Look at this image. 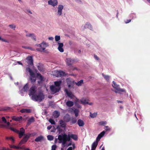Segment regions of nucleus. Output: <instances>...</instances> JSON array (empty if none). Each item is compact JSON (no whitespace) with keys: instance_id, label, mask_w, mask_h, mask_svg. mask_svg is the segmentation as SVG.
<instances>
[{"instance_id":"1","label":"nucleus","mask_w":150,"mask_h":150,"mask_svg":"<svg viewBox=\"0 0 150 150\" xmlns=\"http://www.w3.org/2000/svg\"><path fill=\"white\" fill-rule=\"evenodd\" d=\"M32 99L34 101L41 102L44 98V96L43 93H39L38 95L35 94L34 95L32 96Z\"/></svg>"},{"instance_id":"2","label":"nucleus","mask_w":150,"mask_h":150,"mask_svg":"<svg viewBox=\"0 0 150 150\" xmlns=\"http://www.w3.org/2000/svg\"><path fill=\"white\" fill-rule=\"evenodd\" d=\"M9 129L11 130L18 133L19 138H21L22 137L24 134L25 132V130L23 127L20 128V131L12 127H10Z\"/></svg>"},{"instance_id":"3","label":"nucleus","mask_w":150,"mask_h":150,"mask_svg":"<svg viewBox=\"0 0 150 150\" xmlns=\"http://www.w3.org/2000/svg\"><path fill=\"white\" fill-rule=\"evenodd\" d=\"M48 43H46L44 42H43L42 43L37 45L38 47H40L39 48H36V50L40 52H43L45 49V47L48 46Z\"/></svg>"},{"instance_id":"4","label":"nucleus","mask_w":150,"mask_h":150,"mask_svg":"<svg viewBox=\"0 0 150 150\" xmlns=\"http://www.w3.org/2000/svg\"><path fill=\"white\" fill-rule=\"evenodd\" d=\"M37 88V87L35 85H33L29 90V95L32 96L34 95L36 92Z\"/></svg>"},{"instance_id":"5","label":"nucleus","mask_w":150,"mask_h":150,"mask_svg":"<svg viewBox=\"0 0 150 150\" xmlns=\"http://www.w3.org/2000/svg\"><path fill=\"white\" fill-rule=\"evenodd\" d=\"M30 136V134H26L20 142L19 145H21L22 144L25 143L28 141Z\"/></svg>"},{"instance_id":"6","label":"nucleus","mask_w":150,"mask_h":150,"mask_svg":"<svg viewBox=\"0 0 150 150\" xmlns=\"http://www.w3.org/2000/svg\"><path fill=\"white\" fill-rule=\"evenodd\" d=\"M64 8V6L62 5H58L57 8L58 11L57 15L59 16H61L62 14V11Z\"/></svg>"},{"instance_id":"7","label":"nucleus","mask_w":150,"mask_h":150,"mask_svg":"<svg viewBox=\"0 0 150 150\" xmlns=\"http://www.w3.org/2000/svg\"><path fill=\"white\" fill-rule=\"evenodd\" d=\"M60 89V87H56L53 85H52L50 86V89L54 93H57L59 91Z\"/></svg>"},{"instance_id":"8","label":"nucleus","mask_w":150,"mask_h":150,"mask_svg":"<svg viewBox=\"0 0 150 150\" xmlns=\"http://www.w3.org/2000/svg\"><path fill=\"white\" fill-rule=\"evenodd\" d=\"M66 134H62V135H58V139L59 140V142H61L66 140Z\"/></svg>"},{"instance_id":"9","label":"nucleus","mask_w":150,"mask_h":150,"mask_svg":"<svg viewBox=\"0 0 150 150\" xmlns=\"http://www.w3.org/2000/svg\"><path fill=\"white\" fill-rule=\"evenodd\" d=\"M26 62L27 63L30 65H32L33 63V57L31 56H28L26 58Z\"/></svg>"},{"instance_id":"10","label":"nucleus","mask_w":150,"mask_h":150,"mask_svg":"<svg viewBox=\"0 0 150 150\" xmlns=\"http://www.w3.org/2000/svg\"><path fill=\"white\" fill-rule=\"evenodd\" d=\"M115 89L117 91H115L116 93H120V92H124L125 91V89L120 88L119 86V85H117L116 87L115 86Z\"/></svg>"},{"instance_id":"11","label":"nucleus","mask_w":150,"mask_h":150,"mask_svg":"<svg viewBox=\"0 0 150 150\" xmlns=\"http://www.w3.org/2000/svg\"><path fill=\"white\" fill-rule=\"evenodd\" d=\"M115 89L117 91H115L116 93H120V92H124L125 91V89L120 88L119 86V85H117L116 87L115 86Z\"/></svg>"},{"instance_id":"12","label":"nucleus","mask_w":150,"mask_h":150,"mask_svg":"<svg viewBox=\"0 0 150 150\" xmlns=\"http://www.w3.org/2000/svg\"><path fill=\"white\" fill-rule=\"evenodd\" d=\"M48 3L49 4L53 6H54L57 4L58 2L57 0H50L48 1Z\"/></svg>"},{"instance_id":"13","label":"nucleus","mask_w":150,"mask_h":150,"mask_svg":"<svg viewBox=\"0 0 150 150\" xmlns=\"http://www.w3.org/2000/svg\"><path fill=\"white\" fill-rule=\"evenodd\" d=\"M58 50L61 52H63L64 51V49L63 48V44L62 43L58 42Z\"/></svg>"},{"instance_id":"14","label":"nucleus","mask_w":150,"mask_h":150,"mask_svg":"<svg viewBox=\"0 0 150 150\" xmlns=\"http://www.w3.org/2000/svg\"><path fill=\"white\" fill-rule=\"evenodd\" d=\"M26 70L30 73V74L31 77H32L33 78H35V74L30 68L29 67L27 68H26Z\"/></svg>"},{"instance_id":"15","label":"nucleus","mask_w":150,"mask_h":150,"mask_svg":"<svg viewBox=\"0 0 150 150\" xmlns=\"http://www.w3.org/2000/svg\"><path fill=\"white\" fill-rule=\"evenodd\" d=\"M26 32V34L25 36L27 37H31L32 38V39L34 41L36 40V38L35 35L33 33H28L27 32L25 31Z\"/></svg>"},{"instance_id":"16","label":"nucleus","mask_w":150,"mask_h":150,"mask_svg":"<svg viewBox=\"0 0 150 150\" xmlns=\"http://www.w3.org/2000/svg\"><path fill=\"white\" fill-rule=\"evenodd\" d=\"M105 133V131H103L99 134L96 138V141L98 142L100 140L101 138L104 135Z\"/></svg>"},{"instance_id":"17","label":"nucleus","mask_w":150,"mask_h":150,"mask_svg":"<svg viewBox=\"0 0 150 150\" xmlns=\"http://www.w3.org/2000/svg\"><path fill=\"white\" fill-rule=\"evenodd\" d=\"M12 120H14L16 121H19L20 120L22 119V116L16 117L15 116H13L11 117Z\"/></svg>"},{"instance_id":"18","label":"nucleus","mask_w":150,"mask_h":150,"mask_svg":"<svg viewBox=\"0 0 150 150\" xmlns=\"http://www.w3.org/2000/svg\"><path fill=\"white\" fill-rule=\"evenodd\" d=\"M98 142L96 141L94 142L92 145L91 150H94L95 149L98 144Z\"/></svg>"},{"instance_id":"19","label":"nucleus","mask_w":150,"mask_h":150,"mask_svg":"<svg viewBox=\"0 0 150 150\" xmlns=\"http://www.w3.org/2000/svg\"><path fill=\"white\" fill-rule=\"evenodd\" d=\"M63 120L65 122H69L70 120V117L69 115H65L63 118Z\"/></svg>"},{"instance_id":"20","label":"nucleus","mask_w":150,"mask_h":150,"mask_svg":"<svg viewBox=\"0 0 150 150\" xmlns=\"http://www.w3.org/2000/svg\"><path fill=\"white\" fill-rule=\"evenodd\" d=\"M20 112L22 113H30L31 112L30 109H23L20 110Z\"/></svg>"},{"instance_id":"21","label":"nucleus","mask_w":150,"mask_h":150,"mask_svg":"<svg viewBox=\"0 0 150 150\" xmlns=\"http://www.w3.org/2000/svg\"><path fill=\"white\" fill-rule=\"evenodd\" d=\"M43 137L42 135L37 137L35 139V141L36 142H39L43 139Z\"/></svg>"},{"instance_id":"22","label":"nucleus","mask_w":150,"mask_h":150,"mask_svg":"<svg viewBox=\"0 0 150 150\" xmlns=\"http://www.w3.org/2000/svg\"><path fill=\"white\" fill-rule=\"evenodd\" d=\"M77 123L79 127L83 126L84 124L83 121L81 119H79L78 120Z\"/></svg>"},{"instance_id":"23","label":"nucleus","mask_w":150,"mask_h":150,"mask_svg":"<svg viewBox=\"0 0 150 150\" xmlns=\"http://www.w3.org/2000/svg\"><path fill=\"white\" fill-rule=\"evenodd\" d=\"M65 91L68 96L70 98H72L74 97V95L72 94L71 92H68L67 90H66Z\"/></svg>"},{"instance_id":"24","label":"nucleus","mask_w":150,"mask_h":150,"mask_svg":"<svg viewBox=\"0 0 150 150\" xmlns=\"http://www.w3.org/2000/svg\"><path fill=\"white\" fill-rule=\"evenodd\" d=\"M59 113L57 111H55L53 113V115L54 118H57L59 116Z\"/></svg>"},{"instance_id":"25","label":"nucleus","mask_w":150,"mask_h":150,"mask_svg":"<svg viewBox=\"0 0 150 150\" xmlns=\"http://www.w3.org/2000/svg\"><path fill=\"white\" fill-rule=\"evenodd\" d=\"M66 105L69 107L73 106L74 105V102L71 101H68L66 103Z\"/></svg>"},{"instance_id":"26","label":"nucleus","mask_w":150,"mask_h":150,"mask_svg":"<svg viewBox=\"0 0 150 150\" xmlns=\"http://www.w3.org/2000/svg\"><path fill=\"white\" fill-rule=\"evenodd\" d=\"M66 62L68 65H70L72 64L73 61L70 58H67V59Z\"/></svg>"},{"instance_id":"27","label":"nucleus","mask_w":150,"mask_h":150,"mask_svg":"<svg viewBox=\"0 0 150 150\" xmlns=\"http://www.w3.org/2000/svg\"><path fill=\"white\" fill-rule=\"evenodd\" d=\"M28 89V85L27 83L26 84L23 86L22 89V91L24 92L27 91Z\"/></svg>"},{"instance_id":"28","label":"nucleus","mask_w":150,"mask_h":150,"mask_svg":"<svg viewBox=\"0 0 150 150\" xmlns=\"http://www.w3.org/2000/svg\"><path fill=\"white\" fill-rule=\"evenodd\" d=\"M57 73L58 74V76H64L65 74L64 72L61 71H58Z\"/></svg>"},{"instance_id":"29","label":"nucleus","mask_w":150,"mask_h":150,"mask_svg":"<svg viewBox=\"0 0 150 150\" xmlns=\"http://www.w3.org/2000/svg\"><path fill=\"white\" fill-rule=\"evenodd\" d=\"M83 80H81L77 82H75V83L77 86H79L82 85V84L83 83Z\"/></svg>"},{"instance_id":"30","label":"nucleus","mask_w":150,"mask_h":150,"mask_svg":"<svg viewBox=\"0 0 150 150\" xmlns=\"http://www.w3.org/2000/svg\"><path fill=\"white\" fill-rule=\"evenodd\" d=\"M60 124L61 126L63 128H65L66 127V124L62 120H60L59 121Z\"/></svg>"},{"instance_id":"31","label":"nucleus","mask_w":150,"mask_h":150,"mask_svg":"<svg viewBox=\"0 0 150 150\" xmlns=\"http://www.w3.org/2000/svg\"><path fill=\"white\" fill-rule=\"evenodd\" d=\"M11 109V108L10 107L6 106L3 107L1 108V110L4 111H7Z\"/></svg>"},{"instance_id":"32","label":"nucleus","mask_w":150,"mask_h":150,"mask_svg":"<svg viewBox=\"0 0 150 150\" xmlns=\"http://www.w3.org/2000/svg\"><path fill=\"white\" fill-rule=\"evenodd\" d=\"M70 137L71 138L75 140H77L78 139V137L76 135L74 134H70Z\"/></svg>"},{"instance_id":"33","label":"nucleus","mask_w":150,"mask_h":150,"mask_svg":"<svg viewBox=\"0 0 150 150\" xmlns=\"http://www.w3.org/2000/svg\"><path fill=\"white\" fill-rule=\"evenodd\" d=\"M62 82V81H56L54 82V84L57 87H59V86L61 84Z\"/></svg>"},{"instance_id":"34","label":"nucleus","mask_w":150,"mask_h":150,"mask_svg":"<svg viewBox=\"0 0 150 150\" xmlns=\"http://www.w3.org/2000/svg\"><path fill=\"white\" fill-rule=\"evenodd\" d=\"M85 27L91 30L92 29V27L91 25L88 22L86 23L85 25Z\"/></svg>"},{"instance_id":"35","label":"nucleus","mask_w":150,"mask_h":150,"mask_svg":"<svg viewBox=\"0 0 150 150\" xmlns=\"http://www.w3.org/2000/svg\"><path fill=\"white\" fill-rule=\"evenodd\" d=\"M74 113L75 114V116L76 117H77L78 116L79 110L77 109H75L74 110Z\"/></svg>"},{"instance_id":"36","label":"nucleus","mask_w":150,"mask_h":150,"mask_svg":"<svg viewBox=\"0 0 150 150\" xmlns=\"http://www.w3.org/2000/svg\"><path fill=\"white\" fill-rule=\"evenodd\" d=\"M37 77L38 78V79L41 81H43V76L41 75L40 74L38 73L37 74Z\"/></svg>"},{"instance_id":"37","label":"nucleus","mask_w":150,"mask_h":150,"mask_svg":"<svg viewBox=\"0 0 150 150\" xmlns=\"http://www.w3.org/2000/svg\"><path fill=\"white\" fill-rule=\"evenodd\" d=\"M6 140H11L13 142H14V139L12 137H6Z\"/></svg>"},{"instance_id":"38","label":"nucleus","mask_w":150,"mask_h":150,"mask_svg":"<svg viewBox=\"0 0 150 150\" xmlns=\"http://www.w3.org/2000/svg\"><path fill=\"white\" fill-rule=\"evenodd\" d=\"M9 146L11 148L19 149H21V147L18 146H16L13 145H10Z\"/></svg>"},{"instance_id":"39","label":"nucleus","mask_w":150,"mask_h":150,"mask_svg":"<svg viewBox=\"0 0 150 150\" xmlns=\"http://www.w3.org/2000/svg\"><path fill=\"white\" fill-rule=\"evenodd\" d=\"M102 75L104 78L107 81H108L109 80V76L108 75H105L103 74H102Z\"/></svg>"},{"instance_id":"40","label":"nucleus","mask_w":150,"mask_h":150,"mask_svg":"<svg viewBox=\"0 0 150 150\" xmlns=\"http://www.w3.org/2000/svg\"><path fill=\"white\" fill-rule=\"evenodd\" d=\"M83 104H88V102L85 99H82L80 101Z\"/></svg>"},{"instance_id":"41","label":"nucleus","mask_w":150,"mask_h":150,"mask_svg":"<svg viewBox=\"0 0 150 150\" xmlns=\"http://www.w3.org/2000/svg\"><path fill=\"white\" fill-rule=\"evenodd\" d=\"M97 115L96 113H94L92 114L91 112H90V116L91 118H93L95 117Z\"/></svg>"},{"instance_id":"42","label":"nucleus","mask_w":150,"mask_h":150,"mask_svg":"<svg viewBox=\"0 0 150 150\" xmlns=\"http://www.w3.org/2000/svg\"><path fill=\"white\" fill-rule=\"evenodd\" d=\"M48 139L50 141H52L53 139L54 138L53 136L50 135H49L47 136Z\"/></svg>"},{"instance_id":"43","label":"nucleus","mask_w":150,"mask_h":150,"mask_svg":"<svg viewBox=\"0 0 150 150\" xmlns=\"http://www.w3.org/2000/svg\"><path fill=\"white\" fill-rule=\"evenodd\" d=\"M28 121L31 123L35 121V119L33 117H32L29 118Z\"/></svg>"},{"instance_id":"44","label":"nucleus","mask_w":150,"mask_h":150,"mask_svg":"<svg viewBox=\"0 0 150 150\" xmlns=\"http://www.w3.org/2000/svg\"><path fill=\"white\" fill-rule=\"evenodd\" d=\"M71 137H70V134H68V136L66 134V140L67 141H70L71 139L70 138Z\"/></svg>"},{"instance_id":"45","label":"nucleus","mask_w":150,"mask_h":150,"mask_svg":"<svg viewBox=\"0 0 150 150\" xmlns=\"http://www.w3.org/2000/svg\"><path fill=\"white\" fill-rule=\"evenodd\" d=\"M30 79L31 82H34L36 81L35 77V78H33L32 77H31L30 76Z\"/></svg>"},{"instance_id":"46","label":"nucleus","mask_w":150,"mask_h":150,"mask_svg":"<svg viewBox=\"0 0 150 150\" xmlns=\"http://www.w3.org/2000/svg\"><path fill=\"white\" fill-rule=\"evenodd\" d=\"M0 150H11V149L8 148L1 147H0Z\"/></svg>"},{"instance_id":"47","label":"nucleus","mask_w":150,"mask_h":150,"mask_svg":"<svg viewBox=\"0 0 150 150\" xmlns=\"http://www.w3.org/2000/svg\"><path fill=\"white\" fill-rule=\"evenodd\" d=\"M107 122L106 121H101L99 122L98 124L100 125H106Z\"/></svg>"},{"instance_id":"48","label":"nucleus","mask_w":150,"mask_h":150,"mask_svg":"<svg viewBox=\"0 0 150 150\" xmlns=\"http://www.w3.org/2000/svg\"><path fill=\"white\" fill-rule=\"evenodd\" d=\"M8 26L11 28V29H13L14 30H15L16 26L14 24L9 25Z\"/></svg>"},{"instance_id":"49","label":"nucleus","mask_w":150,"mask_h":150,"mask_svg":"<svg viewBox=\"0 0 150 150\" xmlns=\"http://www.w3.org/2000/svg\"><path fill=\"white\" fill-rule=\"evenodd\" d=\"M55 38L56 41H58L60 39V37L59 36L56 35Z\"/></svg>"},{"instance_id":"50","label":"nucleus","mask_w":150,"mask_h":150,"mask_svg":"<svg viewBox=\"0 0 150 150\" xmlns=\"http://www.w3.org/2000/svg\"><path fill=\"white\" fill-rule=\"evenodd\" d=\"M49 122L52 124H55V122L54 120L52 119H50L49 120Z\"/></svg>"},{"instance_id":"51","label":"nucleus","mask_w":150,"mask_h":150,"mask_svg":"<svg viewBox=\"0 0 150 150\" xmlns=\"http://www.w3.org/2000/svg\"><path fill=\"white\" fill-rule=\"evenodd\" d=\"M77 122V120L76 118H73L71 120V122L72 123L74 124L76 123Z\"/></svg>"},{"instance_id":"52","label":"nucleus","mask_w":150,"mask_h":150,"mask_svg":"<svg viewBox=\"0 0 150 150\" xmlns=\"http://www.w3.org/2000/svg\"><path fill=\"white\" fill-rule=\"evenodd\" d=\"M2 120L3 122H4V123H7V121L6 120L5 118L4 117H3L2 118Z\"/></svg>"},{"instance_id":"53","label":"nucleus","mask_w":150,"mask_h":150,"mask_svg":"<svg viewBox=\"0 0 150 150\" xmlns=\"http://www.w3.org/2000/svg\"><path fill=\"white\" fill-rule=\"evenodd\" d=\"M57 147L56 145H53L52 146L51 150H55Z\"/></svg>"},{"instance_id":"54","label":"nucleus","mask_w":150,"mask_h":150,"mask_svg":"<svg viewBox=\"0 0 150 150\" xmlns=\"http://www.w3.org/2000/svg\"><path fill=\"white\" fill-rule=\"evenodd\" d=\"M66 140H64V141H62L61 142H59V143H62V145H66L67 142Z\"/></svg>"},{"instance_id":"55","label":"nucleus","mask_w":150,"mask_h":150,"mask_svg":"<svg viewBox=\"0 0 150 150\" xmlns=\"http://www.w3.org/2000/svg\"><path fill=\"white\" fill-rule=\"evenodd\" d=\"M113 84L112 85L113 87L115 88V86L116 87L117 85V84L114 81H113Z\"/></svg>"},{"instance_id":"56","label":"nucleus","mask_w":150,"mask_h":150,"mask_svg":"<svg viewBox=\"0 0 150 150\" xmlns=\"http://www.w3.org/2000/svg\"><path fill=\"white\" fill-rule=\"evenodd\" d=\"M104 129L107 131H109L110 130V128L107 126H105Z\"/></svg>"},{"instance_id":"57","label":"nucleus","mask_w":150,"mask_h":150,"mask_svg":"<svg viewBox=\"0 0 150 150\" xmlns=\"http://www.w3.org/2000/svg\"><path fill=\"white\" fill-rule=\"evenodd\" d=\"M131 19L127 20L126 21H125V23H128L131 22Z\"/></svg>"},{"instance_id":"58","label":"nucleus","mask_w":150,"mask_h":150,"mask_svg":"<svg viewBox=\"0 0 150 150\" xmlns=\"http://www.w3.org/2000/svg\"><path fill=\"white\" fill-rule=\"evenodd\" d=\"M52 126L51 125L48 126L47 127V128L48 130H50L52 128Z\"/></svg>"},{"instance_id":"59","label":"nucleus","mask_w":150,"mask_h":150,"mask_svg":"<svg viewBox=\"0 0 150 150\" xmlns=\"http://www.w3.org/2000/svg\"><path fill=\"white\" fill-rule=\"evenodd\" d=\"M94 58L97 60H98L99 59V58L98 57V56L96 55H94Z\"/></svg>"},{"instance_id":"60","label":"nucleus","mask_w":150,"mask_h":150,"mask_svg":"<svg viewBox=\"0 0 150 150\" xmlns=\"http://www.w3.org/2000/svg\"><path fill=\"white\" fill-rule=\"evenodd\" d=\"M67 146V145H62V148H61V149L62 150H63V148H64L65 146Z\"/></svg>"},{"instance_id":"61","label":"nucleus","mask_w":150,"mask_h":150,"mask_svg":"<svg viewBox=\"0 0 150 150\" xmlns=\"http://www.w3.org/2000/svg\"><path fill=\"white\" fill-rule=\"evenodd\" d=\"M117 103H123V102L122 101H121V100H117Z\"/></svg>"},{"instance_id":"62","label":"nucleus","mask_w":150,"mask_h":150,"mask_svg":"<svg viewBox=\"0 0 150 150\" xmlns=\"http://www.w3.org/2000/svg\"><path fill=\"white\" fill-rule=\"evenodd\" d=\"M48 39L49 40H52L53 39V38L52 37H50L48 38Z\"/></svg>"},{"instance_id":"63","label":"nucleus","mask_w":150,"mask_h":150,"mask_svg":"<svg viewBox=\"0 0 150 150\" xmlns=\"http://www.w3.org/2000/svg\"><path fill=\"white\" fill-rule=\"evenodd\" d=\"M72 147H69L68 148L67 150H72Z\"/></svg>"},{"instance_id":"64","label":"nucleus","mask_w":150,"mask_h":150,"mask_svg":"<svg viewBox=\"0 0 150 150\" xmlns=\"http://www.w3.org/2000/svg\"><path fill=\"white\" fill-rule=\"evenodd\" d=\"M31 123L29 121H28V122H27V126H29L31 124Z\"/></svg>"}]
</instances>
